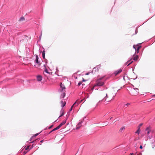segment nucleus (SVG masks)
I'll return each instance as SVG.
<instances>
[{
	"label": "nucleus",
	"instance_id": "f257e3e1",
	"mask_svg": "<svg viewBox=\"0 0 155 155\" xmlns=\"http://www.w3.org/2000/svg\"><path fill=\"white\" fill-rule=\"evenodd\" d=\"M116 94L114 93L113 92H109L107 93L105 92L102 93L101 95V98H103L102 100L104 101H107L109 102L113 100Z\"/></svg>",
	"mask_w": 155,
	"mask_h": 155
},
{
	"label": "nucleus",
	"instance_id": "f03ea898",
	"mask_svg": "<svg viewBox=\"0 0 155 155\" xmlns=\"http://www.w3.org/2000/svg\"><path fill=\"white\" fill-rule=\"evenodd\" d=\"M104 84V81H102L100 80H97L96 81V83L94 86V88L95 86H101Z\"/></svg>",
	"mask_w": 155,
	"mask_h": 155
},
{
	"label": "nucleus",
	"instance_id": "7ed1b4c3",
	"mask_svg": "<svg viewBox=\"0 0 155 155\" xmlns=\"http://www.w3.org/2000/svg\"><path fill=\"white\" fill-rule=\"evenodd\" d=\"M28 40V36L24 35L22 37V39L20 41L21 42H27Z\"/></svg>",
	"mask_w": 155,
	"mask_h": 155
},
{
	"label": "nucleus",
	"instance_id": "20e7f679",
	"mask_svg": "<svg viewBox=\"0 0 155 155\" xmlns=\"http://www.w3.org/2000/svg\"><path fill=\"white\" fill-rule=\"evenodd\" d=\"M139 92V89L138 88L134 89L132 91V94L133 95H136Z\"/></svg>",
	"mask_w": 155,
	"mask_h": 155
},
{
	"label": "nucleus",
	"instance_id": "39448f33",
	"mask_svg": "<svg viewBox=\"0 0 155 155\" xmlns=\"http://www.w3.org/2000/svg\"><path fill=\"white\" fill-rule=\"evenodd\" d=\"M101 66L99 65L94 68L92 70V72H98L99 70V69L101 68Z\"/></svg>",
	"mask_w": 155,
	"mask_h": 155
},
{
	"label": "nucleus",
	"instance_id": "423d86ee",
	"mask_svg": "<svg viewBox=\"0 0 155 155\" xmlns=\"http://www.w3.org/2000/svg\"><path fill=\"white\" fill-rule=\"evenodd\" d=\"M141 46H137V45H134L133 48L135 49L137 51V53H138L139 52V50L141 48Z\"/></svg>",
	"mask_w": 155,
	"mask_h": 155
},
{
	"label": "nucleus",
	"instance_id": "0eeeda50",
	"mask_svg": "<svg viewBox=\"0 0 155 155\" xmlns=\"http://www.w3.org/2000/svg\"><path fill=\"white\" fill-rule=\"evenodd\" d=\"M61 87V89H60V91L61 92H63L65 91V87L64 86V85L62 84V83L61 84H60Z\"/></svg>",
	"mask_w": 155,
	"mask_h": 155
},
{
	"label": "nucleus",
	"instance_id": "6e6552de",
	"mask_svg": "<svg viewBox=\"0 0 155 155\" xmlns=\"http://www.w3.org/2000/svg\"><path fill=\"white\" fill-rule=\"evenodd\" d=\"M122 71V70L120 69L119 70L115 71L113 73L115 76L117 75L118 74L121 73Z\"/></svg>",
	"mask_w": 155,
	"mask_h": 155
},
{
	"label": "nucleus",
	"instance_id": "1a4fd4ad",
	"mask_svg": "<svg viewBox=\"0 0 155 155\" xmlns=\"http://www.w3.org/2000/svg\"><path fill=\"white\" fill-rule=\"evenodd\" d=\"M39 58L38 57V56L37 55H36V59L35 61V62L37 64L38 66H40L41 64L39 63V62L38 61V59Z\"/></svg>",
	"mask_w": 155,
	"mask_h": 155
},
{
	"label": "nucleus",
	"instance_id": "9d476101",
	"mask_svg": "<svg viewBox=\"0 0 155 155\" xmlns=\"http://www.w3.org/2000/svg\"><path fill=\"white\" fill-rule=\"evenodd\" d=\"M67 119L64 120L58 126L60 128L62 125L64 124L66 122Z\"/></svg>",
	"mask_w": 155,
	"mask_h": 155
},
{
	"label": "nucleus",
	"instance_id": "9b49d317",
	"mask_svg": "<svg viewBox=\"0 0 155 155\" xmlns=\"http://www.w3.org/2000/svg\"><path fill=\"white\" fill-rule=\"evenodd\" d=\"M82 101V100L80 101L79 100H78L76 101L74 104V105L75 106H77L78 104Z\"/></svg>",
	"mask_w": 155,
	"mask_h": 155
},
{
	"label": "nucleus",
	"instance_id": "f8f14e48",
	"mask_svg": "<svg viewBox=\"0 0 155 155\" xmlns=\"http://www.w3.org/2000/svg\"><path fill=\"white\" fill-rule=\"evenodd\" d=\"M139 58L138 55H134L133 56V59L134 61H136L138 60Z\"/></svg>",
	"mask_w": 155,
	"mask_h": 155
},
{
	"label": "nucleus",
	"instance_id": "ddd939ff",
	"mask_svg": "<svg viewBox=\"0 0 155 155\" xmlns=\"http://www.w3.org/2000/svg\"><path fill=\"white\" fill-rule=\"evenodd\" d=\"M61 107H63L66 104V102L65 101H61Z\"/></svg>",
	"mask_w": 155,
	"mask_h": 155
},
{
	"label": "nucleus",
	"instance_id": "4468645a",
	"mask_svg": "<svg viewBox=\"0 0 155 155\" xmlns=\"http://www.w3.org/2000/svg\"><path fill=\"white\" fill-rule=\"evenodd\" d=\"M42 77L41 75H38L37 76V79L38 81H41L42 80Z\"/></svg>",
	"mask_w": 155,
	"mask_h": 155
},
{
	"label": "nucleus",
	"instance_id": "2eb2a0df",
	"mask_svg": "<svg viewBox=\"0 0 155 155\" xmlns=\"http://www.w3.org/2000/svg\"><path fill=\"white\" fill-rule=\"evenodd\" d=\"M132 59H131L130 60L128 61L126 63V64H127V66H129L130 64H131L133 62V61H131Z\"/></svg>",
	"mask_w": 155,
	"mask_h": 155
},
{
	"label": "nucleus",
	"instance_id": "dca6fc26",
	"mask_svg": "<svg viewBox=\"0 0 155 155\" xmlns=\"http://www.w3.org/2000/svg\"><path fill=\"white\" fill-rule=\"evenodd\" d=\"M82 123V121L79 123L77 125V127H76V129H78L80 128V127H81V125Z\"/></svg>",
	"mask_w": 155,
	"mask_h": 155
},
{
	"label": "nucleus",
	"instance_id": "f3484780",
	"mask_svg": "<svg viewBox=\"0 0 155 155\" xmlns=\"http://www.w3.org/2000/svg\"><path fill=\"white\" fill-rule=\"evenodd\" d=\"M63 93L61 95V97L62 98H64L65 96V91L61 92Z\"/></svg>",
	"mask_w": 155,
	"mask_h": 155
},
{
	"label": "nucleus",
	"instance_id": "a211bd4d",
	"mask_svg": "<svg viewBox=\"0 0 155 155\" xmlns=\"http://www.w3.org/2000/svg\"><path fill=\"white\" fill-rule=\"evenodd\" d=\"M150 130L149 127H147L146 130V131L147 132V134H149L150 132Z\"/></svg>",
	"mask_w": 155,
	"mask_h": 155
},
{
	"label": "nucleus",
	"instance_id": "6ab92c4d",
	"mask_svg": "<svg viewBox=\"0 0 155 155\" xmlns=\"http://www.w3.org/2000/svg\"><path fill=\"white\" fill-rule=\"evenodd\" d=\"M59 128H59V127L58 126L56 127L54 129H53L51 132H50L49 134L51 133L52 132L54 131H55V130H57L59 129Z\"/></svg>",
	"mask_w": 155,
	"mask_h": 155
},
{
	"label": "nucleus",
	"instance_id": "aec40b11",
	"mask_svg": "<svg viewBox=\"0 0 155 155\" xmlns=\"http://www.w3.org/2000/svg\"><path fill=\"white\" fill-rule=\"evenodd\" d=\"M140 129L138 128V130L135 132V133L136 134H139L140 133Z\"/></svg>",
	"mask_w": 155,
	"mask_h": 155
},
{
	"label": "nucleus",
	"instance_id": "412c9836",
	"mask_svg": "<svg viewBox=\"0 0 155 155\" xmlns=\"http://www.w3.org/2000/svg\"><path fill=\"white\" fill-rule=\"evenodd\" d=\"M42 57L44 59H45V51H44L42 53Z\"/></svg>",
	"mask_w": 155,
	"mask_h": 155
},
{
	"label": "nucleus",
	"instance_id": "4be33fe9",
	"mask_svg": "<svg viewBox=\"0 0 155 155\" xmlns=\"http://www.w3.org/2000/svg\"><path fill=\"white\" fill-rule=\"evenodd\" d=\"M25 20V18L24 17H21L20 18V19L19 20H22V21H23V20Z\"/></svg>",
	"mask_w": 155,
	"mask_h": 155
},
{
	"label": "nucleus",
	"instance_id": "5701e85b",
	"mask_svg": "<svg viewBox=\"0 0 155 155\" xmlns=\"http://www.w3.org/2000/svg\"><path fill=\"white\" fill-rule=\"evenodd\" d=\"M143 123H141L138 126V128H140V127L142 126V125H143Z\"/></svg>",
	"mask_w": 155,
	"mask_h": 155
},
{
	"label": "nucleus",
	"instance_id": "b1692460",
	"mask_svg": "<svg viewBox=\"0 0 155 155\" xmlns=\"http://www.w3.org/2000/svg\"><path fill=\"white\" fill-rule=\"evenodd\" d=\"M74 104L71 106V108H70V109L69 110V111H71L72 110V108L73 107H74Z\"/></svg>",
	"mask_w": 155,
	"mask_h": 155
},
{
	"label": "nucleus",
	"instance_id": "393cba45",
	"mask_svg": "<svg viewBox=\"0 0 155 155\" xmlns=\"http://www.w3.org/2000/svg\"><path fill=\"white\" fill-rule=\"evenodd\" d=\"M82 84V82H79L78 84V86H79L81 84Z\"/></svg>",
	"mask_w": 155,
	"mask_h": 155
},
{
	"label": "nucleus",
	"instance_id": "a878e982",
	"mask_svg": "<svg viewBox=\"0 0 155 155\" xmlns=\"http://www.w3.org/2000/svg\"><path fill=\"white\" fill-rule=\"evenodd\" d=\"M104 78V77H102L101 78H99L98 80H100L101 81Z\"/></svg>",
	"mask_w": 155,
	"mask_h": 155
},
{
	"label": "nucleus",
	"instance_id": "bb28decb",
	"mask_svg": "<svg viewBox=\"0 0 155 155\" xmlns=\"http://www.w3.org/2000/svg\"><path fill=\"white\" fill-rule=\"evenodd\" d=\"M130 104L129 103H127V104H125L124 105V107L125 106H128V105H130Z\"/></svg>",
	"mask_w": 155,
	"mask_h": 155
},
{
	"label": "nucleus",
	"instance_id": "cd10ccee",
	"mask_svg": "<svg viewBox=\"0 0 155 155\" xmlns=\"http://www.w3.org/2000/svg\"><path fill=\"white\" fill-rule=\"evenodd\" d=\"M124 129V127H122L120 129V130H121V131H122V130Z\"/></svg>",
	"mask_w": 155,
	"mask_h": 155
},
{
	"label": "nucleus",
	"instance_id": "c85d7f7f",
	"mask_svg": "<svg viewBox=\"0 0 155 155\" xmlns=\"http://www.w3.org/2000/svg\"><path fill=\"white\" fill-rule=\"evenodd\" d=\"M39 134V133L36 134H35V135H34V136L36 137V136H37V135H38Z\"/></svg>",
	"mask_w": 155,
	"mask_h": 155
},
{
	"label": "nucleus",
	"instance_id": "c756f323",
	"mask_svg": "<svg viewBox=\"0 0 155 155\" xmlns=\"http://www.w3.org/2000/svg\"><path fill=\"white\" fill-rule=\"evenodd\" d=\"M53 126V125H51L50 127H49L48 128L49 129H51V128H52V127Z\"/></svg>",
	"mask_w": 155,
	"mask_h": 155
},
{
	"label": "nucleus",
	"instance_id": "7c9ffc66",
	"mask_svg": "<svg viewBox=\"0 0 155 155\" xmlns=\"http://www.w3.org/2000/svg\"><path fill=\"white\" fill-rule=\"evenodd\" d=\"M64 115V113H63L59 117L63 116Z\"/></svg>",
	"mask_w": 155,
	"mask_h": 155
},
{
	"label": "nucleus",
	"instance_id": "2f4dec72",
	"mask_svg": "<svg viewBox=\"0 0 155 155\" xmlns=\"http://www.w3.org/2000/svg\"><path fill=\"white\" fill-rule=\"evenodd\" d=\"M29 146H28L25 149V150H28L29 149Z\"/></svg>",
	"mask_w": 155,
	"mask_h": 155
},
{
	"label": "nucleus",
	"instance_id": "473e14b6",
	"mask_svg": "<svg viewBox=\"0 0 155 155\" xmlns=\"http://www.w3.org/2000/svg\"><path fill=\"white\" fill-rule=\"evenodd\" d=\"M140 149H142V148H143V147H142V146L141 145L140 146Z\"/></svg>",
	"mask_w": 155,
	"mask_h": 155
},
{
	"label": "nucleus",
	"instance_id": "72a5a7b5",
	"mask_svg": "<svg viewBox=\"0 0 155 155\" xmlns=\"http://www.w3.org/2000/svg\"><path fill=\"white\" fill-rule=\"evenodd\" d=\"M45 72L47 73H48V71L47 70V69H46L45 70Z\"/></svg>",
	"mask_w": 155,
	"mask_h": 155
},
{
	"label": "nucleus",
	"instance_id": "f704fd0d",
	"mask_svg": "<svg viewBox=\"0 0 155 155\" xmlns=\"http://www.w3.org/2000/svg\"><path fill=\"white\" fill-rule=\"evenodd\" d=\"M130 155H135L133 153H130Z\"/></svg>",
	"mask_w": 155,
	"mask_h": 155
},
{
	"label": "nucleus",
	"instance_id": "c9c22d12",
	"mask_svg": "<svg viewBox=\"0 0 155 155\" xmlns=\"http://www.w3.org/2000/svg\"><path fill=\"white\" fill-rule=\"evenodd\" d=\"M86 81V80H84V78H83V81Z\"/></svg>",
	"mask_w": 155,
	"mask_h": 155
},
{
	"label": "nucleus",
	"instance_id": "e433bc0d",
	"mask_svg": "<svg viewBox=\"0 0 155 155\" xmlns=\"http://www.w3.org/2000/svg\"><path fill=\"white\" fill-rule=\"evenodd\" d=\"M88 74H89V73H87L86 74V75H88Z\"/></svg>",
	"mask_w": 155,
	"mask_h": 155
},
{
	"label": "nucleus",
	"instance_id": "4c0bfd02",
	"mask_svg": "<svg viewBox=\"0 0 155 155\" xmlns=\"http://www.w3.org/2000/svg\"><path fill=\"white\" fill-rule=\"evenodd\" d=\"M24 153L25 154L26 153L25 152V151L24 152Z\"/></svg>",
	"mask_w": 155,
	"mask_h": 155
},
{
	"label": "nucleus",
	"instance_id": "58836bf2",
	"mask_svg": "<svg viewBox=\"0 0 155 155\" xmlns=\"http://www.w3.org/2000/svg\"><path fill=\"white\" fill-rule=\"evenodd\" d=\"M112 117H111L110 118V120H111L112 119Z\"/></svg>",
	"mask_w": 155,
	"mask_h": 155
},
{
	"label": "nucleus",
	"instance_id": "ea45409f",
	"mask_svg": "<svg viewBox=\"0 0 155 155\" xmlns=\"http://www.w3.org/2000/svg\"><path fill=\"white\" fill-rule=\"evenodd\" d=\"M43 140H41V142H43Z\"/></svg>",
	"mask_w": 155,
	"mask_h": 155
},
{
	"label": "nucleus",
	"instance_id": "a19ab883",
	"mask_svg": "<svg viewBox=\"0 0 155 155\" xmlns=\"http://www.w3.org/2000/svg\"><path fill=\"white\" fill-rule=\"evenodd\" d=\"M106 80V79H105L104 81H105Z\"/></svg>",
	"mask_w": 155,
	"mask_h": 155
}]
</instances>
